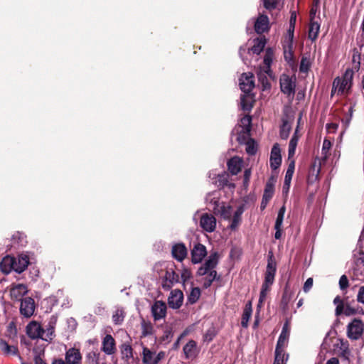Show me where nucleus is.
Returning <instances> with one entry per match:
<instances>
[{
	"instance_id": "nucleus-1",
	"label": "nucleus",
	"mask_w": 364,
	"mask_h": 364,
	"mask_svg": "<svg viewBox=\"0 0 364 364\" xmlns=\"http://www.w3.org/2000/svg\"><path fill=\"white\" fill-rule=\"evenodd\" d=\"M277 272L276 262L273 259V256L271 255L267 260V265L266 268L264 280L261 287L259 294V305L262 304L266 299L267 292L270 289V287L273 284L274 277Z\"/></svg>"
},
{
	"instance_id": "nucleus-2",
	"label": "nucleus",
	"mask_w": 364,
	"mask_h": 364,
	"mask_svg": "<svg viewBox=\"0 0 364 364\" xmlns=\"http://www.w3.org/2000/svg\"><path fill=\"white\" fill-rule=\"evenodd\" d=\"M279 82L281 91L287 97H293L295 95L296 78L283 74L280 77Z\"/></svg>"
},
{
	"instance_id": "nucleus-3",
	"label": "nucleus",
	"mask_w": 364,
	"mask_h": 364,
	"mask_svg": "<svg viewBox=\"0 0 364 364\" xmlns=\"http://www.w3.org/2000/svg\"><path fill=\"white\" fill-rule=\"evenodd\" d=\"M217 220L211 213H203L200 218V226L205 232L211 233L216 229Z\"/></svg>"
},
{
	"instance_id": "nucleus-4",
	"label": "nucleus",
	"mask_w": 364,
	"mask_h": 364,
	"mask_svg": "<svg viewBox=\"0 0 364 364\" xmlns=\"http://www.w3.org/2000/svg\"><path fill=\"white\" fill-rule=\"evenodd\" d=\"M363 331V323L360 319H353V321L348 325L347 334L349 338L358 340L362 335Z\"/></svg>"
},
{
	"instance_id": "nucleus-5",
	"label": "nucleus",
	"mask_w": 364,
	"mask_h": 364,
	"mask_svg": "<svg viewBox=\"0 0 364 364\" xmlns=\"http://www.w3.org/2000/svg\"><path fill=\"white\" fill-rule=\"evenodd\" d=\"M218 263V256L217 252L210 254L205 262L198 269L197 274L199 276H205L209 271L215 270V267Z\"/></svg>"
},
{
	"instance_id": "nucleus-6",
	"label": "nucleus",
	"mask_w": 364,
	"mask_h": 364,
	"mask_svg": "<svg viewBox=\"0 0 364 364\" xmlns=\"http://www.w3.org/2000/svg\"><path fill=\"white\" fill-rule=\"evenodd\" d=\"M252 117L250 115H245L240 119L241 131L240 132L237 140L242 143L247 136L250 135L251 131Z\"/></svg>"
},
{
	"instance_id": "nucleus-7",
	"label": "nucleus",
	"mask_w": 364,
	"mask_h": 364,
	"mask_svg": "<svg viewBox=\"0 0 364 364\" xmlns=\"http://www.w3.org/2000/svg\"><path fill=\"white\" fill-rule=\"evenodd\" d=\"M178 282L179 275L176 273L173 269H166V274L162 282V288L164 290H169L173 286V284Z\"/></svg>"
},
{
	"instance_id": "nucleus-8",
	"label": "nucleus",
	"mask_w": 364,
	"mask_h": 364,
	"mask_svg": "<svg viewBox=\"0 0 364 364\" xmlns=\"http://www.w3.org/2000/svg\"><path fill=\"white\" fill-rule=\"evenodd\" d=\"M166 304L162 301H156L151 306V314L155 321L164 318L166 315Z\"/></svg>"
},
{
	"instance_id": "nucleus-9",
	"label": "nucleus",
	"mask_w": 364,
	"mask_h": 364,
	"mask_svg": "<svg viewBox=\"0 0 364 364\" xmlns=\"http://www.w3.org/2000/svg\"><path fill=\"white\" fill-rule=\"evenodd\" d=\"M253 75L251 73H243L240 78V87L245 94H249L255 87Z\"/></svg>"
},
{
	"instance_id": "nucleus-10",
	"label": "nucleus",
	"mask_w": 364,
	"mask_h": 364,
	"mask_svg": "<svg viewBox=\"0 0 364 364\" xmlns=\"http://www.w3.org/2000/svg\"><path fill=\"white\" fill-rule=\"evenodd\" d=\"M183 300V292L179 289H174L171 291L168 298V304L170 308L177 309L181 306Z\"/></svg>"
},
{
	"instance_id": "nucleus-11",
	"label": "nucleus",
	"mask_w": 364,
	"mask_h": 364,
	"mask_svg": "<svg viewBox=\"0 0 364 364\" xmlns=\"http://www.w3.org/2000/svg\"><path fill=\"white\" fill-rule=\"evenodd\" d=\"M20 311L25 317H31L35 311V301L31 297H26L21 300Z\"/></svg>"
},
{
	"instance_id": "nucleus-12",
	"label": "nucleus",
	"mask_w": 364,
	"mask_h": 364,
	"mask_svg": "<svg viewBox=\"0 0 364 364\" xmlns=\"http://www.w3.org/2000/svg\"><path fill=\"white\" fill-rule=\"evenodd\" d=\"M353 263L355 265L353 268V271L355 272L360 271L361 272V269H364V247H358V244L353 251Z\"/></svg>"
},
{
	"instance_id": "nucleus-13",
	"label": "nucleus",
	"mask_w": 364,
	"mask_h": 364,
	"mask_svg": "<svg viewBox=\"0 0 364 364\" xmlns=\"http://www.w3.org/2000/svg\"><path fill=\"white\" fill-rule=\"evenodd\" d=\"M206 255L207 251L205 245L200 243H197L191 250V261L193 264L200 263Z\"/></svg>"
},
{
	"instance_id": "nucleus-14",
	"label": "nucleus",
	"mask_w": 364,
	"mask_h": 364,
	"mask_svg": "<svg viewBox=\"0 0 364 364\" xmlns=\"http://www.w3.org/2000/svg\"><path fill=\"white\" fill-rule=\"evenodd\" d=\"M26 333L32 339L41 338L43 336V328L36 321L30 322L26 326Z\"/></svg>"
},
{
	"instance_id": "nucleus-15",
	"label": "nucleus",
	"mask_w": 364,
	"mask_h": 364,
	"mask_svg": "<svg viewBox=\"0 0 364 364\" xmlns=\"http://www.w3.org/2000/svg\"><path fill=\"white\" fill-rule=\"evenodd\" d=\"M28 293V287L23 284H12L10 289L11 298L15 300H22V297Z\"/></svg>"
},
{
	"instance_id": "nucleus-16",
	"label": "nucleus",
	"mask_w": 364,
	"mask_h": 364,
	"mask_svg": "<svg viewBox=\"0 0 364 364\" xmlns=\"http://www.w3.org/2000/svg\"><path fill=\"white\" fill-rule=\"evenodd\" d=\"M255 31L258 34H262L269 29V18L267 15L259 14L255 22Z\"/></svg>"
},
{
	"instance_id": "nucleus-17",
	"label": "nucleus",
	"mask_w": 364,
	"mask_h": 364,
	"mask_svg": "<svg viewBox=\"0 0 364 364\" xmlns=\"http://www.w3.org/2000/svg\"><path fill=\"white\" fill-rule=\"evenodd\" d=\"M270 166L272 170L277 169L282 163L281 150L278 144H275L272 148L270 155Z\"/></svg>"
},
{
	"instance_id": "nucleus-18",
	"label": "nucleus",
	"mask_w": 364,
	"mask_h": 364,
	"mask_svg": "<svg viewBox=\"0 0 364 364\" xmlns=\"http://www.w3.org/2000/svg\"><path fill=\"white\" fill-rule=\"evenodd\" d=\"M187 253V248L183 243L180 242L172 246V256L178 262H182L186 257Z\"/></svg>"
},
{
	"instance_id": "nucleus-19",
	"label": "nucleus",
	"mask_w": 364,
	"mask_h": 364,
	"mask_svg": "<svg viewBox=\"0 0 364 364\" xmlns=\"http://www.w3.org/2000/svg\"><path fill=\"white\" fill-rule=\"evenodd\" d=\"M115 341L114 338L109 335H106L102 340V350L107 355H112L114 353Z\"/></svg>"
},
{
	"instance_id": "nucleus-20",
	"label": "nucleus",
	"mask_w": 364,
	"mask_h": 364,
	"mask_svg": "<svg viewBox=\"0 0 364 364\" xmlns=\"http://www.w3.org/2000/svg\"><path fill=\"white\" fill-rule=\"evenodd\" d=\"M82 356L78 349L72 348L65 353V362L67 364H80Z\"/></svg>"
},
{
	"instance_id": "nucleus-21",
	"label": "nucleus",
	"mask_w": 364,
	"mask_h": 364,
	"mask_svg": "<svg viewBox=\"0 0 364 364\" xmlns=\"http://www.w3.org/2000/svg\"><path fill=\"white\" fill-rule=\"evenodd\" d=\"M186 359L195 358L198 354L197 343L193 340H190L183 348Z\"/></svg>"
},
{
	"instance_id": "nucleus-22",
	"label": "nucleus",
	"mask_w": 364,
	"mask_h": 364,
	"mask_svg": "<svg viewBox=\"0 0 364 364\" xmlns=\"http://www.w3.org/2000/svg\"><path fill=\"white\" fill-rule=\"evenodd\" d=\"M244 206L240 205L233 213L232 218L231 217L230 224L229 228L232 230H235L240 225L242 220V215L244 212Z\"/></svg>"
},
{
	"instance_id": "nucleus-23",
	"label": "nucleus",
	"mask_w": 364,
	"mask_h": 364,
	"mask_svg": "<svg viewBox=\"0 0 364 364\" xmlns=\"http://www.w3.org/2000/svg\"><path fill=\"white\" fill-rule=\"evenodd\" d=\"M228 168L232 175H237L242 168V160L237 156L231 158L228 161Z\"/></svg>"
},
{
	"instance_id": "nucleus-24",
	"label": "nucleus",
	"mask_w": 364,
	"mask_h": 364,
	"mask_svg": "<svg viewBox=\"0 0 364 364\" xmlns=\"http://www.w3.org/2000/svg\"><path fill=\"white\" fill-rule=\"evenodd\" d=\"M56 323V319L52 318L48 325L46 326V328H43V336L42 337V340L46 341H51L55 337V326Z\"/></svg>"
},
{
	"instance_id": "nucleus-25",
	"label": "nucleus",
	"mask_w": 364,
	"mask_h": 364,
	"mask_svg": "<svg viewBox=\"0 0 364 364\" xmlns=\"http://www.w3.org/2000/svg\"><path fill=\"white\" fill-rule=\"evenodd\" d=\"M28 263L27 256H20L18 258L14 257V272L21 274L27 268Z\"/></svg>"
},
{
	"instance_id": "nucleus-26",
	"label": "nucleus",
	"mask_w": 364,
	"mask_h": 364,
	"mask_svg": "<svg viewBox=\"0 0 364 364\" xmlns=\"http://www.w3.org/2000/svg\"><path fill=\"white\" fill-rule=\"evenodd\" d=\"M0 269L5 274L14 271V257L9 255L4 257L0 262Z\"/></svg>"
},
{
	"instance_id": "nucleus-27",
	"label": "nucleus",
	"mask_w": 364,
	"mask_h": 364,
	"mask_svg": "<svg viewBox=\"0 0 364 364\" xmlns=\"http://www.w3.org/2000/svg\"><path fill=\"white\" fill-rule=\"evenodd\" d=\"M0 348L4 354L18 355L19 358L21 359V357L18 354V348L15 346L9 345V343L4 340H0Z\"/></svg>"
},
{
	"instance_id": "nucleus-28",
	"label": "nucleus",
	"mask_w": 364,
	"mask_h": 364,
	"mask_svg": "<svg viewBox=\"0 0 364 364\" xmlns=\"http://www.w3.org/2000/svg\"><path fill=\"white\" fill-rule=\"evenodd\" d=\"M350 84L346 85L344 80L342 79L337 77L333 80L332 92H337L338 94H343L346 90H348L350 87Z\"/></svg>"
},
{
	"instance_id": "nucleus-29",
	"label": "nucleus",
	"mask_w": 364,
	"mask_h": 364,
	"mask_svg": "<svg viewBox=\"0 0 364 364\" xmlns=\"http://www.w3.org/2000/svg\"><path fill=\"white\" fill-rule=\"evenodd\" d=\"M205 200L208 203L213 205V211L214 213H216L218 211V208L220 207L218 192L213 191L209 193L207 195Z\"/></svg>"
},
{
	"instance_id": "nucleus-30",
	"label": "nucleus",
	"mask_w": 364,
	"mask_h": 364,
	"mask_svg": "<svg viewBox=\"0 0 364 364\" xmlns=\"http://www.w3.org/2000/svg\"><path fill=\"white\" fill-rule=\"evenodd\" d=\"M321 171V161L316 158L312 163L309 173V178L311 180H316Z\"/></svg>"
},
{
	"instance_id": "nucleus-31",
	"label": "nucleus",
	"mask_w": 364,
	"mask_h": 364,
	"mask_svg": "<svg viewBox=\"0 0 364 364\" xmlns=\"http://www.w3.org/2000/svg\"><path fill=\"white\" fill-rule=\"evenodd\" d=\"M120 352L122 358L127 362L133 358V349L129 343H123L120 346Z\"/></svg>"
},
{
	"instance_id": "nucleus-32",
	"label": "nucleus",
	"mask_w": 364,
	"mask_h": 364,
	"mask_svg": "<svg viewBox=\"0 0 364 364\" xmlns=\"http://www.w3.org/2000/svg\"><path fill=\"white\" fill-rule=\"evenodd\" d=\"M274 185L275 180L273 177H271L270 178H269L265 185L262 197L271 200L274 193Z\"/></svg>"
},
{
	"instance_id": "nucleus-33",
	"label": "nucleus",
	"mask_w": 364,
	"mask_h": 364,
	"mask_svg": "<svg viewBox=\"0 0 364 364\" xmlns=\"http://www.w3.org/2000/svg\"><path fill=\"white\" fill-rule=\"evenodd\" d=\"M252 304L251 302L249 301L244 309L242 316V321H241V325L244 328H247L248 326L249 320L252 316Z\"/></svg>"
},
{
	"instance_id": "nucleus-34",
	"label": "nucleus",
	"mask_w": 364,
	"mask_h": 364,
	"mask_svg": "<svg viewBox=\"0 0 364 364\" xmlns=\"http://www.w3.org/2000/svg\"><path fill=\"white\" fill-rule=\"evenodd\" d=\"M319 30L320 24L317 21H311L308 33L309 38L314 41L318 37Z\"/></svg>"
},
{
	"instance_id": "nucleus-35",
	"label": "nucleus",
	"mask_w": 364,
	"mask_h": 364,
	"mask_svg": "<svg viewBox=\"0 0 364 364\" xmlns=\"http://www.w3.org/2000/svg\"><path fill=\"white\" fill-rule=\"evenodd\" d=\"M295 168V161L294 160H291L290 163L289 164L287 170L286 171L285 177H284V186H287V189H289V187L290 186L291 181L292 179V176L294 174Z\"/></svg>"
},
{
	"instance_id": "nucleus-36",
	"label": "nucleus",
	"mask_w": 364,
	"mask_h": 364,
	"mask_svg": "<svg viewBox=\"0 0 364 364\" xmlns=\"http://www.w3.org/2000/svg\"><path fill=\"white\" fill-rule=\"evenodd\" d=\"M215 214H220L225 220H230L232 215V208L230 205H225L223 204L218 208V211Z\"/></svg>"
},
{
	"instance_id": "nucleus-37",
	"label": "nucleus",
	"mask_w": 364,
	"mask_h": 364,
	"mask_svg": "<svg viewBox=\"0 0 364 364\" xmlns=\"http://www.w3.org/2000/svg\"><path fill=\"white\" fill-rule=\"evenodd\" d=\"M266 44V39L264 38H257L255 40L253 46L250 48V50L253 53L259 55L264 49Z\"/></svg>"
},
{
	"instance_id": "nucleus-38",
	"label": "nucleus",
	"mask_w": 364,
	"mask_h": 364,
	"mask_svg": "<svg viewBox=\"0 0 364 364\" xmlns=\"http://www.w3.org/2000/svg\"><path fill=\"white\" fill-rule=\"evenodd\" d=\"M142 362L144 364H151L154 359V353L147 347L144 346L142 350Z\"/></svg>"
},
{
	"instance_id": "nucleus-39",
	"label": "nucleus",
	"mask_w": 364,
	"mask_h": 364,
	"mask_svg": "<svg viewBox=\"0 0 364 364\" xmlns=\"http://www.w3.org/2000/svg\"><path fill=\"white\" fill-rule=\"evenodd\" d=\"M200 296V289L198 287H192L191 292L188 296V301L193 304L198 301Z\"/></svg>"
},
{
	"instance_id": "nucleus-40",
	"label": "nucleus",
	"mask_w": 364,
	"mask_h": 364,
	"mask_svg": "<svg viewBox=\"0 0 364 364\" xmlns=\"http://www.w3.org/2000/svg\"><path fill=\"white\" fill-rule=\"evenodd\" d=\"M125 314L123 309H117L112 315V321L115 325H121L124 319Z\"/></svg>"
},
{
	"instance_id": "nucleus-41",
	"label": "nucleus",
	"mask_w": 364,
	"mask_h": 364,
	"mask_svg": "<svg viewBox=\"0 0 364 364\" xmlns=\"http://www.w3.org/2000/svg\"><path fill=\"white\" fill-rule=\"evenodd\" d=\"M205 275L207 276L204 279L203 287L207 289L210 287L213 282L217 279V272L215 270H211Z\"/></svg>"
},
{
	"instance_id": "nucleus-42",
	"label": "nucleus",
	"mask_w": 364,
	"mask_h": 364,
	"mask_svg": "<svg viewBox=\"0 0 364 364\" xmlns=\"http://www.w3.org/2000/svg\"><path fill=\"white\" fill-rule=\"evenodd\" d=\"M141 337H146L153 333V326L144 320L141 321Z\"/></svg>"
},
{
	"instance_id": "nucleus-43",
	"label": "nucleus",
	"mask_w": 364,
	"mask_h": 364,
	"mask_svg": "<svg viewBox=\"0 0 364 364\" xmlns=\"http://www.w3.org/2000/svg\"><path fill=\"white\" fill-rule=\"evenodd\" d=\"M251 98L248 94H245L240 97L241 107L243 110L249 111L252 109V105L250 102Z\"/></svg>"
},
{
	"instance_id": "nucleus-44",
	"label": "nucleus",
	"mask_w": 364,
	"mask_h": 364,
	"mask_svg": "<svg viewBox=\"0 0 364 364\" xmlns=\"http://www.w3.org/2000/svg\"><path fill=\"white\" fill-rule=\"evenodd\" d=\"M289 338V334L284 333V332L281 333L279 336L278 341H277L276 348L284 349L285 348V346H287Z\"/></svg>"
},
{
	"instance_id": "nucleus-45",
	"label": "nucleus",
	"mask_w": 364,
	"mask_h": 364,
	"mask_svg": "<svg viewBox=\"0 0 364 364\" xmlns=\"http://www.w3.org/2000/svg\"><path fill=\"white\" fill-rule=\"evenodd\" d=\"M286 208L285 206L283 205L280 208V209L278 211L277 217L275 221L274 228H279L282 227V223L284 220V217L285 214Z\"/></svg>"
},
{
	"instance_id": "nucleus-46",
	"label": "nucleus",
	"mask_w": 364,
	"mask_h": 364,
	"mask_svg": "<svg viewBox=\"0 0 364 364\" xmlns=\"http://www.w3.org/2000/svg\"><path fill=\"white\" fill-rule=\"evenodd\" d=\"M331 147V142L325 139L323 142L321 154L323 155V161H326L328 156V151Z\"/></svg>"
},
{
	"instance_id": "nucleus-47",
	"label": "nucleus",
	"mask_w": 364,
	"mask_h": 364,
	"mask_svg": "<svg viewBox=\"0 0 364 364\" xmlns=\"http://www.w3.org/2000/svg\"><path fill=\"white\" fill-rule=\"evenodd\" d=\"M311 66L310 60L306 57H303L300 62L299 71L306 73L309 71Z\"/></svg>"
},
{
	"instance_id": "nucleus-48",
	"label": "nucleus",
	"mask_w": 364,
	"mask_h": 364,
	"mask_svg": "<svg viewBox=\"0 0 364 364\" xmlns=\"http://www.w3.org/2000/svg\"><path fill=\"white\" fill-rule=\"evenodd\" d=\"M265 73H264V71L262 72V70H260L257 73L258 80L259 82H261L264 90L267 89V88H269L271 86L269 82H268V80H267V76L265 75Z\"/></svg>"
},
{
	"instance_id": "nucleus-49",
	"label": "nucleus",
	"mask_w": 364,
	"mask_h": 364,
	"mask_svg": "<svg viewBox=\"0 0 364 364\" xmlns=\"http://www.w3.org/2000/svg\"><path fill=\"white\" fill-rule=\"evenodd\" d=\"M352 61L355 70H359L360 65V53L357 49L353 50Z\"/></svg>"
},
{
	"instance_id": "nucleus-50",
	"label": "nucleus",
	"mask_w": 364,
	"mask_h": 364,
	"mask_svg": "<svg viewBox=\"0 0 364 364\" xmlns=\"http://www.w3.org/2000/svg\"><path fill=\"white\" fill-rule=\"evenodd\" d=\"M285 353L284 349L275 348V358L274 362L278 360L279 364H285L284 363Z\"/></svg>"
},
{
	"instance_id": "nucleus-51",
	"label": "nucleus",
	"mask_w": 364,
	"mask_h": 364,
	"mask_svg": "<svg viewBox=\"0 0 364 364\" xmlns=\"http://www.w3.org/2000/svg\"><path fill=\"white\" fill-rule=\"evenodd\" d=\"M353 74H354V72H353V69H350V68L346 69V70L345 71V73L343 76V78H342V80H344L346 85H347V84H350V85H352Z\"/></svg>"
},
{
	"instance_id": "nucleus-52",
	"label": "nucleus",
	"mask_w": 364,
	"mask_h": 364,
	"mask_svg": "<svg viewBox=\"0 0 364 364\" xmlns=\"http://www.w3.org/2000/svg\"><path fill=\"white\" fill-rule=\"evenodd\" d=\"M288 124H289L287 121L283 122L282 127L280 130V136L283 139H286L289 136L290 127Z\"/></svg>"
},
{
	"instance_id": "nucleus-53",
	"label": "nucleus",
	"mask_w": 364,
	"mask_h": 364,
	"mask_svg": "<svg viewBox=\"0 0 364 364\" xmlns=\"http://www.w3.org/2000/svg\"><path fill=\"white\" fill-rule=\"evenodd\" d=\"M25 237L26 236L24 235V234L18 232L12 236L11 240L14 242H17L20 245L23 246L24 243L26 242Z\"/></svg>"
},
{
	"instance_id": "nucleus-54",
	"label": "nucleus",
	"mask_w": 364,
	"mask_h": 364,
	"mask_svg": "<svg viewBox=\"0 0 364 364\" xmlns=\"http://www.w3.org/2000/svg\"><path fill=\"white\" fill-rule=\"evenodd\" d=\"M353 116V107H350L348 108V112L346 114L345 117L341 119V122L344 124L346 128L349 124L352 119Z\"/></svg>"
},
{
	"instance_id": "nucleus-55",
	"label": "nucleus",
	"mask_w": 364,
	"mask_h": 364,
	"mask_svg": "<svg viewBox=\"0 0 364 364\" xmlns=\"http://www.w3.org/2000/svg\"><path fill=\"white\" fill-rule=\"evenodd\" d=\"M246 152L249 155H255L257 152V146L254 141H249L247 143Z\"/></svg>"
},
{
	"instance_id": "nucleus-56",
	"label": "nucleus",
	"mask_w": 364,
	"mask_h": 364,
	"mask_svg": "<svg viewBox=\"0 0 364 364\" xmlns=\"http://www.w3.org/2000/svg\"><path fill=\"white\" fill-rule=\"evenodd\" d=\"M277 0H263L264 7L267 10H273L276 8Z\"/></svg>"
},
{
	"instance_id": "nucleus-57",
	"label": "nucleus",
	"mask_w": 364,
	"mask_h": 364,
	"mask_svg": "<svg viewBox=\"0 0 364 364\" xmlns=\"http://www.w3.org/2000/svg\"><path fill=\"white\" fill-rule=\"evenodd\" d=\"M348 287V277L343 274L340 277L339 279V287L340 289L343 291L346 289Z\"/></svg>"
},
{
	"instance_id": "nucleus-58",
	"label": "nucleus",
	"mask_w": 364,
	"mask_h": 364,
	"mask_svg": "<svg viewBox=\"0 0 364 364\" xmlns=\"http://www.w3.org/2000/svg\"><path fill=\"white\" fill-rule=\"evenodd\" d=\"M181 277L183 283L185 284L191 277V272L188 269H183L181 272Z\"/></svg>"
},
{
	"instance_id": "nucleus-59",
	"label": "nucleus",
	"mask_w": 364,
	"mask_h": 364,
	"mask_svg": "<svg viewBox=\"0 0 364 364\" xmlns=\"http://www.w3.org/2000/svg\"><path fill=\"white\" fill-rule=\"evenodd\" d=\"M7 331L9 333L10 337L14 338L16 336L17 329L16 328L14 323L12 322L11 323H9L8 328H7Z\"/></svg>"
},
{
	"instance_id": "nucleus-60",
	"label": "nucleus",
	"mask_w": 364,
	"mask_h": 364,
	"mask_svg": "<svg viewBox=\"0 0 364 364\" xmlns=\"http://www.w3.org/2000/svg\"><path fill=\"white\" fill-rule=\"evenodd\" d=\"M251 176V171L250 169H246L244 172L243 176V185L245 187H247L249 185L250 179Z\"/></svg>"
},
{
	"instance_id": "nucleus-61",
	"label": "nucleus",
	"mask_w": 364,
	"mask_h": 364,
	"mask_svg": "<svg viewBox=\"0 0 364 364\" xmlns=\"http://www.w3.org/2000/svg\"><path fill=\"white\" fill-rule=\"evenodd\" d=\"M98 356L99 355L95 352H91L87 355L88 359L90 360V363L92 364H98Z\"/></svg>"
},
{
	"instance_id": "nucleus-62",
	"label": "nucleus",
	"mask_w": 364,
	"mask_h": 364,
	"mask_svg": "<svg viewBox=\"0 0 364 364\" xmlns=\"http://www.w3.org/2000/svg\"><path fill=\"white\" fill-rule=\"evenodd\" d=\"M297 131L298 130L296 129L294 135L291 136L289 144V146L296 147L297 143L299 141V136H297Z\"/></svg>"
},
{
	"instance_id": "nucleus-63",
	"label": "nucleus",
	"mask_w": 364,
	"mask_h": 364,
	"mask_svg": "<svg viewBox=\"0 0 364 364\" xmlns=\"http://www.w3.org/2000/svg\"><path fill=\"white\" fill-rule=\"evenodd\" d=\"M313 286V279L312 278H308L303 287V290L304 292H308Z\"/></svg>"
},
{
	"instance_id": "nucleus-64",
	"label": "nucleus",
	"mask_w": 364,
	"mask_h": 364,
	"mask_svg": "<svg viewBox=\"0 0 364 364\" xmlns=\"http://www.w3.org/2000/svg\"><path fill=\"white\" fill-rule=\"evenodd\" d=\"M357 299L358 302L364 304V286L359 289Z\"/></svg>"
}]
</instances>
